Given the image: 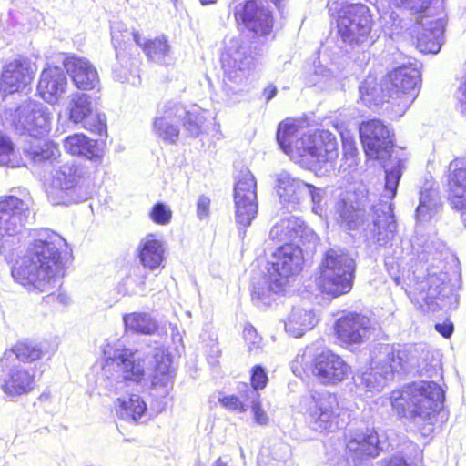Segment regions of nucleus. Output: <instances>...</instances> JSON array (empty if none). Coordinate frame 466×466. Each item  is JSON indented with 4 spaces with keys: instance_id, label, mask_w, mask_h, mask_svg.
I'll return each instance as SVG.
<instances>
[{
    "instance_id": "obj_64",
    "label": "nucleus",
    "mask_w": 466,
    "mask_h": 466,
    "mask_svg": "<svg viewBox=\"0 0 466 466\" xmlns=\"http://www.w3.org/2000/svg\"><path fill=\"white\" fill-rule=\"evenodd\" d=\"M252 409L254 419L257 423L260 425H266L268 423V416L261 409L260 402H257L256 404L250 407Z\"/></svg>"
},
{
    "instance_id": "obj_49",
    "label": "nucleus",
    "mask_w": 466,
    "mask_h": 466,
    "mask_svg": "<svg viewBox=\"0 0 466 466\" xmlns=\"http://www.w3.org/2000/svg\"><path fill=\"white\" fill-rule=\"evenodd\" d=\"M235 219L239 226V234L243 237L246 228L250 226L252 220L258 214V206H235Z\"/></svg>"
},
{
    "instance_id": "obj_31",
    "label": "nucleus",
    "mask_w": 466,
    "mask_h": 466,
    "mask_svg": "<svg viewBox=\"0 0 466 466\" xmlns=\"http://www.w3.org/2000/svg\"><path fill=\"white\" fill-rule=\"evenodd\" d=\"M164 247L160 240L152 236L147 237L141 241L139 247V260L144 268L150 270L163 268Z\"/></svg>"
},
{
    "instance_id": "obj_62",
    "label": "nucleus",
    "mask_w": 466,
    "mask_h": 466,
    "mask_svg": "<svg viewBox=\"0 0 466 466\" xmlns=\"http://www.w3.org/2000/svg\"><path fill=\"white\" fill-rule=\"evenodd\" d=\"M269 454L268 450H261L258 457V466H286L279 465V461L273 460Z\"/></svg>"
},
{
    "instance_id": "obj_32",
    "label": "nucleus",
    "mask_w": 466,
    "mask_h": 466,
    "mask_svg": "<svg viewBox=\"0 0 466 466\" xmlns=\"http://www.w3.org/2000/svg\"><path fill=\"white\" fill-rule=\"evenodd\" d=\"M235 204H257V182L249 169L241 170L234 186Z\"/></svg>"
},
{
    "instance_id": "obj_42",
    "label": "nucleus",
    "mask_w": 466,
    "mask_h": 466,
    "mask_svg": "<svg viewBox=\"0 0 466 466\" xmlns=\"http://www.w3.org/2000/svg\"><path fill=\"white\" fill-rule=\"evenodd\" d=\"M447 15L444 0H410V17L439 14Z\"/></svg>"
},
{
    "instance_id": "obj_16",
    "label": "nucleus",
    "mask_w": 466,
    "mask_h": 466,
    "mask_svg": "<svg viewBox=\"0 0 466 466\" xmlns=\"http://www.w3.org/2000/svg\"><path fill=\"white\" fill-rule=\"evenodd\" d=\"M268 265V272L287 286L289 279L302 269V248L286 243L272 254Z\"/></svg>"
},
{
    "instance_id": "obj_53",
    "label": "nucleus",
    "mask_w": 466,
    "mask_h": 466,
    "mask_svg": "<svg viewBox=\"0 0 466 466\" xmlns=\"http://www.w3.org/2000/svg\"><path fill=\"white\" fill-rule=\"evenodd\" d=\"M421 68L422 64L420 62L410 63V97L411 96L412 99L418 96L421 88Z\"/></svg>"
},
{
    "instance_id": "obj_28",
    "label": "nucleus",
    "mask_w": 466,
    "mask_h": 466,
    "mask_svg": "<svg viewBox=\"0 0 466 466\" xmlns=\"http://www.w3.org/2000/svg\"><path fill=\"white\" fill-rule=\"evenodd\" d=\"M299 125L296 119L288 117L282 120L277 128L276 137L281 149L291 157H297L304 141V134L298 137Z\"/></svg>"
},
{
    "instance_id": "obj_22",
    "label": "nucleus",
    "mask_w": 466,
    "mask_h": 466,
    "mask_svg": "<svg viewBox=\"0 0 466 466\" xmlns=\"http://www.w3.org/2000/svg\"><path fill=\"white\" fill-rule=\"evenodd\" d=\"M67 78L64 70L58 66H47L41 75L36 86L37 95L45 101L55 104L66 92Z\"/></svg>"
},
{
    "instance_id": "obj_23",
    "label": "nucleus",
    "mask_w": 466,
    "mask_h": 466,
    "mask_svg": "<svg viewBox=\"0 0 466 466\" xmlns=\"http://www.w3.org/2000/svg\"><path fill=\"white\" fill-rule=\"evenodd\" d=\"M439 370V360L428 344L420 342L410 346V373L433 379L440 375Z\"/></svg>"
},
{
    "instance_id": "obj_58",
    "label": "nucleus",
    "mask_w": 466,
    "mask_h": 466,
    "mask_svg": "<svg viewBox=\"0 0 466 466\" xmlns=\"http://www.w3.org/2000/svg\"><path fill=\"white\" fill-rule=\"evenodd\" d=\"M150 217L155 223L165 225L170 221L172 212L168 206H153Z\"/></svg>"
},
{
    "instance_id": "obj_8",
    "label": "nucleus",
    "mask_w": 466,
    "mask_h": 466,
    "mask_svg": "<svg viewBox=\"0 0 466 466\" xmlns=\"http://www.w3.org/2000/svg\"><path fill=\"white\" fill-rule=\"evenodd\" d=\"M296 157L301 164L313 168H322L333 164L339 157L337 138L334 134L325 129H316L304 133V141Z\"/></svg>"
},
{
    "instance_id": "obj_2",
    "label": "nucleus",
    "mask_w": 466,
    "mask_h": 466,
    "mask_svg": "<svg viewBox=\"0 0 466 466\" xmlns=\"http://www.w3.org/2000/svg\"><path fill=\"white\" fill-rule=\"evenodd\" d=\"M110 391L119 395L116 412L119 419L141 422L147 416V406L138 395L145 375L144 354L137 350L116 349L106 359L103 367Z\"/></svg>"
},
{
    "instance_id": "obj_38",
    "label": "nucleus",
    "mask_w": 466,
    "mask_h": 466,
    "mask_svg": "<svg viewBox=\"0 0 466 466\" xmlns=\"http://www.w3.org/2000/svg\"><path fill=\"white\" fill-rule=\"evenodd\" d=\"M172 116H176V112L174 108L169 107L165 111V115L157 117L153 124L154 132L170 144H174L179 136L178 127L170 121Z\"/></svg>"
},
{
    "instance_id": "obj_13",
    "label": "nucleus",
    "mask_w": 466,
    "mask_h": 466,
    "mask_svg": "<svg viewBox=\"0 0 466 466\" xmlns=\"http://www.w3.org/2000/svg\"><path fill=\"white\" fill-rule=\"evenodd\" d=\"M359 135L366 155L372 159L385 161L390 158L393 142L388 127L380 119L362 121Z\"/></svg>"
},
{
    "instance_id": "obj_35",
    "label": "nucleus",
    "mask_w": 466,
    "mask_h": 466,
    "mask_svg": "<svg viewBox=\"0 0 466 466\" xmlns=\"http://www.w3.org/2000/svg\"><path fill=\"white\" fill-rule=\"evenodd\" d=\"M447 198L452 204H466V168L454 167L448 174Z\"/></svg>"
},
{
    "instance_id": "obj_30",
    "label": "nucleus",
    "mask_w": 466,
    "mask_h": 466,
    "mask_svg": "<svg viewBox=\"0 0 466 466\" xmlns=\"http://www.w3.org/2000/svg\"><path fill=\"white\" fill-rule=\"evenodd\" d=\"M156 366L152 375V387L159 388V395L165 397L168 394L174 384L175 371L171 368L172 360L169 356L156 355Z\"/></svg>"
},
{
    "instance_id": "obj_5",
    "label": "nucleus",
    "mask_w": 466,
    "mask_h": 466,
    "mask_svg": "<svg viewBox=\"0 0 466 466\" xmlns=\"http://www.w3.org/2000/svg\"><path fill=\"white\" fill-rule=\"evenodd\" d=\"M316 286L323 293L337 298L348 294L353 287L356 262L345 249H328L319 267Z\"/></svg>"
},
{
    "instance_id": "obj_46",
    "label": "nucleus",
    "mask_w": 466,
    "mask_h": 466,
    "mask_svg": "<svg viewBox=\"0 0 466 466\" xmlns=\"http://www.w3.org/2000/svg\"><path fill=\"white\" fill-rule=\"evenodd\" d=\"M297 222L298 225L293 226L296 237L294 238V240H291L290 244L299 246L300 248L301 246H304L307 248H315L319 242L317 234L299 218H297Z\"/></svg>"
},
{
    "instance_id": "obj_25",
    "label": "nucleus",
    "mask_w": 466,
    "mask_h": 466,
    "mask_svg": "<svg viewBox=\"0 0 466 466\" xmlns=\"http://www.w3.org/2000/svg\"><path fill=\"white\" fill-rule=\"evenodd\" d=\"M285 288L286 285L271 274L259 275L252 279L251 300L258 308H266L284 292Z\"/></svg>"
},
{
    "instance_id": "obj_50",
    "label": "nucleus",
    "mask_w": 466,
    "mask_h": 466,
    "mask_svg": "<svg viewBox=\"0 0 466 466\" xmlns=\"http://www.w3.org/2000/svg\"><path fill=\"white\" fill-rule=\"evenodd\" d=\"M342 159L347 167L355 166L358 163L359 150L352 136L341 135Z\"/></svg>"
},
{
    "instance_id": "obj_11",
    "label": "nucleus",
    "mask_w": 466,
    "mask_h": 466,
    "mask_svg": "<svg viewBox=\"0 0 466 466\" xmlns=\"http://www.w3.org/2000/svg\"><path fill=\"white\" fill-rule=\"evenodd\" d=\"M35 371L5 352L0 359V389L10 399L28 394L35 387Z\"/></svg>"
},
{
    "instance_id": "obj_41",
    "label": "nucleus",
    "mask_w": 466,
    "mask_h": 466,
    "mask_svg": "<svg viewBox=\"0 0 466 466\" xmlns=\"http://www.w3.org/2000/svg\"><path fill=\"white\" fill-rule=\"evenodd\" d=\"M298 225L297 217L288 216L277 222L269 231V238L277 242L291 243L294 240L296 233L294 227Z\"/></svg>"
},
{
    "instance_id": "obj_4",
    "label": "nucleus",
    "mask_w": 466,
    "mask_h": 466,
    "mask_svg": "<svg viewBox=\"0 0 466 466\" xmlns=\"http://www.w3.org/2000/svg\"><path fill=\"white\" fill-rule=\"evenodd\" d=\"M443 400L444 391L435 381L425 378L410 383V430L418 435V440L432 435Z\"/></svg>"
},
{
    "instance_id": "obj_52",
    "label": "nucleus",
    "mask_w": 466,
    "mask_h": 466,
    "mask_svg": "<svg viewBox=\"0 0 466 466\" xmlns=\"http://www.w3.org/2000/svg\"><path fill=\"white\" fill-rule=\"evenodd\" d=\"M261 450H268L270 452V457L276 461L280 463L279 465H288L289 459L290 458L291 451L289 444L278 441H275L269 447H263Z\"/></svg>"
},
{
    "instance_id": "obj_10",
    "label": "nucleus",
    "mask_w": 466,
    "mask_h": 466,
    "mask_svg": "<svg viewBox=\"0 0 466 466\" xmlns=\"http://www.w3.org/2000/svg\"><path fill=\"white\" fill-rule=\"evenodd\" d=\"M305 355L311 358V372L321 384L335 385L348 377L350 366L333 351L328 349L320 350L319 342L308 346Z\"/></svg>"
},
{
    "instance_id": "obj_40",
    "label": "nucleus",
    "mask_w": 466,
    "mask_h": 466,
    "mask_svg": "<svg viewBox=\"0 0 466 466\" xmlns=\"http://www.w3.org/2000/svg\"><path fill=\"white\" fill-rule=\"evenodd\" d=\"M5 352L13 353V358H15L18 362L31 363L42 358L43 350L41 347L31 340L18 341L10 350Z\"/></svg>"
},
{
    "instance_id": "obj_14",
    "label": "nucleus",
    "mask_w": 466,
    "mask_h": 466,
    "mask_svg": "<svg viewBox=\"0 0 466 466\" xmlns=\"http://www.w3.org/2000/svg\"><path fill=\"white\" fill-rule=\"evenodd\" d=\"M346 451L355 466H370V460L382 451L378 432L374 428L360 427L350 430L346 435Z\"/></svg>"
},
{
    "instance_id": "obj_63",
    "label": "nucleus",
    "mask_w": 466,
    "mask_h": 466,
    "mask_svg": "<svg viewBox=\"0 0 466 466\" xmlns=\"http://www.w3.org/2000/svg\"><path fill=\"white\" fill-rule=\"evenodd\" d=\"M13 144L9 138L1 136L0 137V162H4L5 157L9 156L13 153Z\"/></svg>"
},
{
    "instance_id": "obj_1",
    "label": "nucleus",
    "mask_w": 466,
    "mask_h": 466,
    "mask_svg": "<svg viewBox=\"0 0 466 466\" xmlns=\"http://www.w3.org/2000/svg\"><path fill=\"white\" fill-rule=\"evenodd\" d=\"M66 240L49 228L30 233L25 256L12 268L14 279L29 291L42 293L65 275Z\"/></svg>"
},
{
    "instance_id": "obj_60",
    "label": "nucleus",
    "mask_w": 466,
    "mask_h": 466,
    "mask_svg": "<svg viewBox=\"0 0 466 466\" xmlns=\"http://www.w3.org/2000/svg\"><path fill=\"white\" fill-rule=\"evenodd\" d=\"M385 180L384 197L388 199H391L396 194L399 177L392 172H387Z\"/></svg>"
},
{
    "instance_id": "obj_18",
    "label": "nucleus",
    "mask_w": 466,
    "mask_h": 466,
    "mask_svg": "<svg viewBox=\"0 0 466 466\" xmlns=\"http://www.w3.org/2000/svg\"><path fill=\"white\" fill-rule=\"evenodd\" d=\"M35 78V70L25 59H14L6 63L0 74V93L5 96L23 92Z\"/></svg>"
},
{
    "instance_id": "obj_47",
    "label": "nucleus",
    "mask_w": 466,
    "mask_h": 466,
    "mask_svg": "<svg viewBox=\"0 0 466 466\" xmlns=\"http://www.w3.org/2000/svg\"><path fill=\"white\" fill-rule=\"evenodd\" d=\"M337 213L338 222L347 229L354 230L363 223V211L355 206H339Z\"/></svg>"
},
{
    "instance_id": "obj_21",
    "label": "nucleus",
    "mask_w": 466,
    "mask_h": 466,
    "mask_svg": "<svg viewBox=\"0 0 466 466\" xmlns=\"http://www.w3.org/2000/svg\"><path fill=\"white\" fill-rule=\"evenodd\" d=\"M370 329V319L357 312H348L340 317L335 325L338 338L349 344L362 342L368 337Z\"/></svg>"
},
{
    "instance_id": "obj_15",
    "label": "nucleus",
    "mask_w": 466,
    "mask_h": 466,
    "mask_svg": "<svg viewBox=\"0 0 466 466\" xmlns=\"http://www.w3.org/2000/svg\"><path fill=\"white\" fill-rule=\"evenodd\" d=\"M220 66L225 78L239 84L247 80L255 70L256 59L243 44L237 40L222 51Z\"/></svg>"
},
{
    "instance_id": "obj_45",
    "label": "nucleus",
    "mask_w": 466,
    "mask_h": 466,
    "mask_svg": "<svg viewBox=\"0 0 466 466\" xmlns=\"http://www.w3.org/2000/svg\"><path fill=\"white\" fill-rule=\"evenodd\" d=\"M408 84V71L406 66H400L391 70L384 79L383 85L390 96L404 93Z\"/></svg>"
},
{
    "instance_id": "obj_44",
    "label": "nucleus",
    "mask_w": 466,
    "mask_h": 466,
    "mask_svg": "<svg viewBox=\"0 0 466 466\" xmlns=\"http://www.w3.org/2000/svg\"><path fill=\"white\" fill-rule=\"evenodd\" d=\"M288 191L293 196L291 199H289L290 203H299L309 199L313 204H317L319 203L322 198L321 189L310 184L289 185Z\"/></svg>"
},
{
    "instance_id": "obj_59",
    "label": "nucleus",
    "mask_w": 466,
    "mask_h": 466,
    "mask_svg": "<svg viewBox=\"0 0 466 466\" xmlns=\"http://www.w3.org/2000/svg\"><path fill=\"white\" fill-rule=\"evenodd\" d=\"M219 403L232 411H246L247 403L242 402L237 396L229 395L219 399Z\"/></svg>"
},
{
    "instance_id": "obj_55",
    "label": "nucleus",
    "mask_w": 466,
    "mask_h": 466,
    "mask_svg": "<svg viewBox=\"0 0 466 466\" xmlns=\"http://www.w3.org/2000/svg\"><path fill=\"white\" fill-rule=\"evenodd\" d=\"M239 394L242 398V402L247 403V410L252 405L256 404L259 401V393L258 390L249 387L248 384L243 383L239 388Z\"/></svg>"
},
{
    "instance_id": "obj_43",
    "label": "nucleus",
    "mask_w": 466,
    "mask_h": 466,
    "mask_svg": "<svg viewBox=\"0 0 466 466\" xmlns=\"http://www.w3.org/2000/svg\"><path fill=\"white\" fill-rule=\"evenodd\" d=\"M81 175L74 165H63L53 177V184L61 190H68L76 187Z\"/></svg>"
},
{
    "instance_id": "obj_6",
    "label": "nucleus",
    "mask_w": 466,
    "mask_h": 466,
    "mask_svg": "<svg viewBox=\"0 0 466 466\" xmlns=\"http://www.w3.org/2000/svg\"><path fill=\"white\" fill-rule=\"evenodd\" d=\"M306 417L309 426L316 431L334 432L346 425L347 415L339 405L338 398L329 391H314L304 398Z\"/></svg>"
},
{
    "instance_id": "obj_36",
    "label": "nucleus",
    "mask_w": 466,
    "mask_h": 466,
    "mask_svg": "<svg viewBox=\"0 0 466 466\" xmlns=\"http://www.w3.org/2000/svg\"><path fill=\"white\" fill-rule=\"evenodd\" d=\"M133 35L135 42L141 46L147 58L151 61L161 62L168 56L171 52V46L165 35L147 39L143 43L137 33H134Z\"/></svg>"
},
{
    "instance_id": "obj_3",
    "label": "nucleus",
    "mask_w": 466,
    "mask_h": 466,
    "mask_svg": "<svg viewBox=\"0 0 466 466\" xmlns=\"http://www.w3.org/2000/svg\"><path fill=\"white\" fill-rule=\"evenodd\" d=\"M416 234L419 235V228H416ZM412 248L417 250L420 261L413 266L414 298L412 302L422 307L426 304L429 309L435 310L434 300L441 294L448 281V274L444 271L445 264L442 260L428 264L424 261L426 256L431 252V244L428 237L421 235L415 237V244Z\"/></svg>"
},
{
    "instance_id": "obj_54",
    "label": "nucleus",
    "mask_w": 466,
    "mask_h": 466,
    "mask_svg": "<svg viewBox=\"0 0 466 466\" xmlns=\"http://www.w3.org/2000/svg\"><path fill=\"white\" fill-rule=\"evenodd\" d=\"M203 117L194 112H187L183 119V127L192 136H197L201 132Z\"/></svg>"
},
{
    "instance_id": "obj_12",
    "label": "nucleus",
    "mask_w": 466,
    "mask_h": 466,
    "mask_svg": "<svg viewBox=\"0 0 466 466\" xmlns=\"http://www.w3.org/2000/svg\"><path fill=\"white\" fill-rule=\"evenodd\" d=\"M232 14L235 22L246 27L255 38L267 37L273 33V13L261 1L244 0L234 6Z\"/></svg>"
},
{
    "instance_id": "obj_20",
    "label": "nucleus",
    "mask_w": 466,
    "mask_h": 466,
    "mask_svg": "<svg viewBox=\"0 0 466 466\" xmlns=\"http://www.w3.org/2000/svg\"><path fill=\"white\" fill-rule=\"evenodd\" d=\"M407 360L408 353L400 345L379 344L371 351L370 365L382 371L390 370V375L394 377L395 373L406 370Z\"/></svg>"
},
{
    "instance_id": "obj_7",
    "label": "nucleus",
    "mask_w": 466,
    "mask_h": 466,
    "mask_svg": "<svg viewBox=\"0 0 466 466\" xmlns=\"http://www.w3.org/2000/svg\"><path fill=\"white\" fill-rule=\"evenodd\" d=\"M373 25L370 8L362 3L347 4L342 6L337 18L338 34L351 46L366 42Z\"/></svg>"
},
{
    "instance_id": "obj_9",
    "label": "nucleus",
    "mask_w": 466,
    "mask_h": 466,
    "mask_svg": "<svg viewBox=\"0 0 466 466\" xmlns=\"http://www.w3.org/2000/svg\"><path fill=\"white\" fill-rule=\"evenodd\" d=\"M412 22L410 33L412 45L420 53L437 54L443 44L447 15L439 14L410 17Z\"/></svg>"
},
{
    "instance_id": "obj_26",
    "label": "nucleus",
    "mask_w": 466,
    "mask_h": 466,
    "mask_svg": "<svg viewBox=\"0 0 466 466\" xmlns=\"http://www.w3.org/2000/svg\"><path fill=\"white\" fill-rule=\"evenodd\" d=\"M15 119L24 129L36 135L47 134L50 131V116L35 104L28 103L18 106L15 111Z\"/></svg>"
},
{
    "instance_id": "obj_29",
    "label": "nucleus",
    "mask_w": 466,
    "mask_h": 466,
    "mask_svg": "<svg viewBox=\"0 0 466 466\" xmlns=\"http://www.w3.org/2000/svg\"><path fill=\"white\" fill-rule=\"evenodd\" d=\"M25 157L35 165L52 164L61 156L57 143L50 139L34 138L24 150Z\"/></svg>"
},
{
    "instance_id": "obj_39",
    "label": "nucleus",
    "mask_w": 466,
    "mask_h": 466,
    "mask_svg": "<svg viewBox=\"0 0 466 466\" xmlns=\"http://www.w3.org/2000/svg\"><path fill=\"white\" fill-rule=\"evenodd\" d=\"M93 112L89 96L76 94L72 96L68 109V118L74 124H82Z\"/></svg>"
},
{
    "instance_id": "obj_34",
    "label": "nucleus",
    "mask_w": 466,
    "mask_h": 466,
    "mask_svg": "<svg viewBox=\"0 0 466 466\" xmlns=\"http://www.w3.org/2000/svg\"><path fill=\"white\" fill-rule=\"evenodd\" d=\"M316 323L317 319L311 309L295 307L288 317V320L285 323V329L293 337L299 338L306 331L310 330Z\"/></svg>"
},
{
    "instance_id": "obj_37",
    "label": "nucleus",
    "mask_w": 466,
    "mask_h": 466,
    "mask_svg": "<svg viewBox=\"0 0 466 466\" xmlns=\"http://www.w3.org/2000/svg\"><path fill=\"white\" fill-rule=\"evenodd\" d=\"M123 321L127 331L144 335H152L158 329L157 322L150 314L133 312L125 314Z\"/></svg>"
},
{
    "instance_id": "obj_19",
    "label": "nucleus",
    "mask_w": 466,
    "mask_h": 466,
    "mask_svg": "<svg viewBox=\"0 0 466 466\" xmlns=\"http://www.w3.org/2000/svg\"><path fill=\"white\" fill-rule=\"evenodd\" d=\"M373 222L366 232V239L370 244L385 247L394 236L396 221L392 206H371Z\"/></svg>"
},
{
    "instance_id": "obj_51",
    "label": "nucleus",
    "mask_w": 466,
    "mask_h": 466,
    "mask_svg": "<svg viewBox=\"0 0 466 466\" xmlns=\"http://www.w3.org/2000/svg\"><path fill=\"white\" fill-rule=\"evenodd\" d=\"M392 410L400 418H406V407L408 405V387L403 386L400 390H393L390 396Z\"/></svg>"
},
{
    "instance_id": "obj_33",
    "label": "nucleus",
    "mask_w": 466,
    "mask_h": 466,
    "mask_svg": "<svg viewBox=\"0 0 466 466\" xmlns=\"http://www.w3.org/2000/svg\"><path fill=\"white\" fill-rule=\"evenodd\" d=\"M353 379L357 387L370 392H380L393 377L390 370L382 371L370 365L366 370L356 373Z\"/></svg>"
},
{
    "instance_id": "obj_48",
    "label": "nucleus",
    "mask_w": 466,
    "mask_h": 466,
    "mask_svg": "<svg viewBox=\"0 0 466 466\" xmlns=\"http://www.w3.org/2000/svg\"><path fill=\"white\" fill-rule=\"evenodd\" d=\"M88 132L99 137L107 136V124L106 116L97 112H92L81 124Z\"/></svg>"
},
{
    "instance_id": "obj_57",
    "label": "nucleus",
    "mask_w": 466,
    "mask_h": 466,
    "mask_svg": "<svg viewBox=\"0 0 466 466\" xmlns=\"http://www.w3.org/2000/svg\"><path fill=\"white\" fill-rule=\"evenodd\" d=\"M251 386L257 390H263L268 383V375L261 365H256L251 370Z\"/></svg>"
},
{
    "instance_id": "obj_24",
    "label": "nucleus",
    "mask_w": 466,
    "mask_h": 466,
    "mask_svg": "<svg viewBox=\"0 0 466 466\" xmlns=\"http://www.w3.org/2000/svg\"><path fill=\"white\" fill-rule=\"evenodd\" d=\"M63 66L76 88L92 90L98 86L99 77L97 71L87 59L69 56L64 59Z\"/></svg>"
},
{
    "instance_id": "obj_61",
    "label": "nucleus",
    "mask_w": 466,
    "mask_h": 466,
    "mask_svg": "<svg viewBox=\"0 0 466 466\" xmlns=\"http://www.w3.org/2000/svg\"><path fill=\"white\" fill-rule=\"evenodd\" d=\"M30 195L26 190H17V194L5 196L0 198V204H23L30 201Z\"/></svg>"
},
{
    "instance_id": "obj_56",
    "label": "nucleus",
    "mask_w": 466,
    "mask_h": 466,
    "mask_svg": "<svg viewBox=\"0 0 466 466\" xmlns=\"http://www.w3.org/2000/svg\"><path fill=\"white\" fill-rule=\"evenodd\" d=\"M243 337L250 351L260 348L262 338L252 325L247 324L245 326Z\"/></svg>"
},
{
    "instance_id": "obj_27",
    "label": "nucleus",
    "mask_w": 466,
    "mask_h": 466,
    "mask_svg": "<svg viewBox=\"0 0 466 466\" xmlns=\"http://www.w3.org/2000/svg\"><path fill=\"white\" fill-rule=\"evenodd\" d=\"M63 147L70 156L85 157L89 160L100 159L103 149L99 147L97 140L88 137L84 133H75L63 140Z\"/></svg>"
},
{
    "instance_id": "obj_17",
    "label": "nucleus",
    "mask_w": 466,
    "mask_h": 466,
    "mask_svg": "<svg viewBox=\"0 0 466 466\" xmlns=\"http://www.w3.org/2000/svg\"><path fill=\"white\" fill-rule=\"evenodd\" d=\"M25 211L23 206H0V255L6 257L16 248V233L24 226Z\"/></svg>"
}]
</instances>
